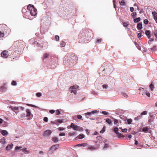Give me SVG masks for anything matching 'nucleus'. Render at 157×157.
Returning <instances> with one entry per match:
<instances>
[{
    "instance_id": "obj_25",
    "label": "nucleus",
    "mask_w": 157,
    "mask_h": 157,
    "mask_svg": "<svg viewBox=\"0 0 157 157\" xmlns=\"http://www.w3.org/2000/svg\"><path fill=\"white\" fill-rule=\"evenodd\" d=\"M119 3L121 5L123 6L125 5V3L124 0H120Z\"/></svg>"
},
{
    "instance_id": "obj_20",
    "label": "nucleus",
    "mask_w": 157,
    "mask_h": 157,
    "mask_svg": "<svg viewBox=\"0 0 157 157\" xmlns=\"http://www.w3.org/2000/svg\"><path fill=\"white\" fill-rule=\"evenodd\" d=\"M5 30H4V32L5 31L7 35H8L10 33V29L9 28H7L6 29H5Z\"/></svg>"
},
{
    "instance_id": "obj_26",
    "label": "nucleus",
    "mask_w": 157,
    "mask_h": 157,
    "mask_svg": "<svg viewBox=\"0 0 157 157\" xmlns=\"http://www.w3.org/2000/svg\"><path fill=\"white\" fill-rule=\"evenodd\" d=\"M140 17H139L138 18L134 19V21L135 23L138 22L140 21Z\"/></svg>"
},
{
    "instance_id": "obj_27",
    "label": "nucleus",
    "mask_w": 157,
    "mask_h": 157,
    "mask_svg": "<svg viewBox=\"0 0 157 157\" xmlns=\"http://www.w3.org/2000/svg\"><path fill=\"white\" fill-rule=\"evenodd\" d=\"M147 111H143V112H142L140 115L142 117V115H146L147 114Z\"/></svg>"
},
{
    "instance_id": "obj_59",
    "label": "nucleus",
    "mask_w": 157,
    "mask_h": 157,
    "mask_svg": "<svg viewBox=\"0 0 157 157\" xmlns=\"http://www.w3.org/2000/svg\"><path fill=\"white\" fill-rule=\"evenodd\" d=\"M57 121L58 122V123H63V120H60V119L58 120Z\"/></svg>"
},
{
    "instance_id": "obj_16",
    "label": "nucleus",
    "mask_w": 157,
    "mask_h": 157,
    "mask_svg": "<svg viewBox=\"0 0 157 157\" xmlns=\"http://www.w3.org/2000/svg\"><path fill=\"white\" fill-rule=\"evenodd\" d=\"M26 112L27 113V117H30L31 114V113L30 112V110L29 109H27L26 110Z\"/></svg>"
},
{
    "instance_id": "obj_4",
    "label": "nucleus",
    "mask_w": 157,
    "mask_h": 157,
    "mask_svg": "<svg viewBox=\"0 0 157 157\" xmlns=\"http://www.w3.org/2000/svg\"><path fill=\"white\" fill-rule=\"evenodd\" d=\"M118 128L117 127H115L114 128V131L116 133V135L117 136L119 137H124V136L121 134L120 133L118 132Z\"/></svg>"
},
{
    "instance_id": "obj_41",
    "label": "nucleus",
    "mask_w": 157,
    "mask_h": 157,
    "mask_svg": "<svg viewBox=\"0 0 157 157\" xmlns=\"http://www.w3.org/2000/svg\"><path fill=\"white\" fill-rule=\"evenodd\" d=\"M151 49L152 51H155L156 50V46H154L152 48H151Z\"/></svg>"
},
{
    "instance_id": "obj_35",
    "label": "nucleus",
    "mask_w": 157,
    "mask_h": 157,
    "mask_svg": "<svg viewBox=\"0 0 157 157\" xmlns=\"http://www.w3.org/2000/svg\"><path fill=\"white\" fill-rule=\"evenodd\" d=\"M78 145L80 146H83V147H86L88 145V144L87 143H83L82 144H78Z\"/></svg>"
},
{
    "instance_id": "obj_43",
    "label": "nucleus",
    "mask_w": 157,
    "mask_h": 157,
    "mask_svg": "<svg viewBox=\"0 0 157 157\" xmlns=\"http://www.w3.org/2000/svg\"><path fill=\"white\" fill-rule=\"evenodd\" d=\"M153 121V119H152V117H151L148 120V122L149 123H150L151 122H152Z\"/></svg>"
},
{
    "instance_id": "obj_1",
    "label": "nucleus",
    "mask_w": 157,
    "mask_h": 157,
    "mask_svg": "<svg viewBox=\"0 0 157 157\" xmlns=\"http://www.w3.org/2000/svg\"><path fill=\"white\" fill-rule=\"evenodd\" d=\"M113 71V67L111 66L104 64L100 68L99 74L100 75L107 76L111 73Z\"/></svg>"
},
{
    "instance_id": "obj_10",
    "label": "nucleus",
    "mask_w": 157,
    "mask_h": 157,
    "mask_svg": "<svg viewBox=\"0 0 157 157\" xmlns=\"http://www.w3.org/2000/svg\"><path fill=\"white\" fill-rule=\"evenodd\" d=\"M13 145L11 144H8L6 147V150H10L13 147Z\"/></svg>"
},
{
    "instance_id": "obj_51",
    "label": "nucleus",
    "mask_w": 157,
    "mask_h": 157,
    "mask_svg": "<svg viewBox=\"0 0 157 157\" xmlns=\"http://www.w3.org/2000/svg\"><path fill=\"white\" fill-rule=\"evenodd\" d=\"M44 121L46 122H47L48 121V117H45L44 118Z\"/></svg>"
},
{
    "instance_id": "obj_54",
    "label": "nucleus",
    "mask_w": 157,
    "mask_h": 157,
    "mask_svg": "<svg viewBox=\"0 0 157 157\" xmlns=\"http://www.w3.org/2000/svg\"><path fill=\"white\" fill-rule=\"evenodd\" d=\"M142 35L141 34V33H138L137 35V36L140 39V38L142 36Z\"/></svg>"
},
{
    "instance_id": "obj_28",
    "label": "nucleus",
    "mask_w": 157,
    "mask_h": 157,
    "mask_svg": "<svg viewBox=\"0 0 157 157\" xmlns=\"http://www.w3.org/2000/svg\"><path fill=\"white\" fill-rule=\"evenodd\" d=\"M149 86L151 90L152 91L153 90V88H154V84L153 82H152L151 83Z\"/></svg>"
},
{
    "instance_id": "obj_49",
    "label": "nucleus",
    "mask_w": 157,
    "mask_h": 157,
    "mask_svg": "<svg viewBox=\"0 0 157 157\" xmlns=\"http://www.w3.org/2000/svg\"><path fill=\"white\" fill-rule=\"evenodd\" d=\"M60 112L59 111V110L57 109L56 111V115H59L60 114Z\"/></svg>"
},
{
    "instance_id": "obj_61",
    "label": "nucleus",
    "mask_w": 157,
    "mask_h": 157,
    "mask_svg": "<svg viewBox=\"0 0 157 157\" xmlns=\"http://www.w3.org/2000/svg\"><path fill=\"white\" fill-rule=\"evenodd\" d=\"M74 134H75V133H74V132H73V133L70 132L69 133V135L70 136H73L74 135Z\"/></svg>"
},
{
    "instance_id": "obj_40",
    "label": "nucleus",
    "mask_w": 157,
    "mask_h": 157,
    "mask_svg": "<svg viewBox=\"0 0 157 157\" xmlns=\"http://www.w3.org/2000/svg\"><path fill=\"white\" fill-rule=\"evenodd\" d=\"M36 95L37 97H40L41 96L42 94L40 93H36Z\"/></svg>"
},
{
    "instance_id": "obj_5",
    "label": "nucleus",
    "mask_w": 157,
    "mask_h": 157,
    "mask_svg": "<svg viewBox=\"0 0 157 157\" xmlns=\"http://www.w3.org/2000/svg\"><path fill=\"white\" fill-rule=\"evenodd\" d=\"M59 148V145L58 144H56L52 146L50 149V151H51L52 153Z\"/></svg>"
},
{
    "instance_id": "obj_46",
    "label": "nucleus",
    "mask_w": 157,
    "mask_h": 157,
    "mask_svg": "<svg viewBox=\"0 0 157 157\" xmlns=\"http://www.w3.org/2000/svg\"><path fill=\"white\" fill-rule=\"evenodd\" d=\"M144 23L145 24H148V20L147 19H145L144 20Z\"/></svg>"
},
{
    "instance_id": "obj_37",
    "label": "nucleus",
    "mask_w": 157,
    "mask_h": 157,
    "mask_svg": "<svg viewBox=\"0 0 157 157\" xmlns=\"http://www.w3.org/2000/svg\"><path fill=\"white\" fill-rule=\"evenodd\" d=\"M17 84L16 81H13L11 82V85L13 86H16Z\"/></svg>"
},
{
    "instance_id": "obj_8",
    "label": "nucleus",
    "mask_w": 157,
    "mask_h": 157,
    "mask_svg": "<svg viewBox=\"0 0 157 157\" xmlns=\"http://www.w3.org/2000/svg\"><path fill=\"white\" fill-rule=\"evenodd\" d=\"M152 14L154 20L157 23V13L155 12H153Z\"/></svg>"
},
{
    "instance_id": "obj_15",
    "label": "nucleus",
    "mask_w": 157,
    "mask_h": 157,
    "mask_svg": "<svg viewBox=\"0 0 157 157\" xmlns=\"http://www.w3.org/2000/svg\"><path fill=\"white\" fill-rule=\"evenodd\" d=\"M6 139L5 137H3L1 139L0 143H1L3 144H4L6 143Z\"/></svg>"
},
{
    "instance_id": "obj_33",
    "label": "nucleus",
    "mask_w": 157,
    "mask_h": 157,
    "mask_svg": "<svg viewBox=\"0 0 157 157\" xmlns=\"http://www.w3.org/2000/svg\"><path fill=\"white\" fill-rule=\"evenodd\" d=\"M11 109L13 111H14V110H18L19 109V108L18 107L15 106L13 107H12L11 108Z\"/></svg>"
},
{
    "instance_id": "obj_2",
    "label": "nucleus",
    "mask_w": 157,
    "mask_h": 157,
    "mask_svg": "<svg viewBox=\"0 0 157 157\" xmlns=\"http://www.w3.org/2000/svg\"><path fill=\"white\" fill-rule=\"evenodd\" d=\"M27 9L32 16H35L37 14V10L33 5L29 4L27 7Z\"/></svg>"
},
{
    "instance_id": "obj_63",
    "label": "nucleus",
    "mask_w": 157,
    "mask_h": 157,
    "mask_svg": "<svg viewBox=\"0 0 157 157\" xmlns=\"http://www.w3.org/2000/svg\"><path fill=\"white\" fill-rule=\"evenodd\" d=\"M21 147H18V146H17L16 147L15 149V150H17L21 148Z\"/></svg>"
},
{
    "instance_id": "obj_6",
    "label": "nucleus",
    "mask_w": 157,
    "mask_h": 157,
    "mask_svg": "<svg viewBox=\"0 0 157 157\" xmlns=\"http://www.w3.org/2000/svg\"><path fill=\"white\" fill-rule=\"evenodd\" d=\"M71 128H73V129L75 130H80V129H79L80 127L76 125L74 123H72L71 125L70 126Z\"/></svg>"
},
{
    "instance_id": "obj_55",
    "label": "nucleus",
    "mask_w": 157,
    "mask_h": 157,
    "mask_svg": "<svg viewBox=\"0 0 157 157\" xmlns=\"http://www.w3.org/2000/svg\"><path fill=\"white\" fill-rule=\"evenodd\" d=\"M114 124H116L117 123H118V120H117L116 119H114Z\"/></svg>"
},
{
    "instance_id": "obj_23",
    "label": "nucleus",
    "mask_w": 157,
    "mask_h": 157,
    "mask_svg": "<svg viewBox=\"0 0 157 157\" xmlns=\"http://www.w3.org/2000/svg\"><path fill=\"white\" fill-rule=\"evenodd\" d=\"M33 44L34 45H36L37 47H40V44L37 42V41H35L33 43Z\"/></svg>"
},
{
    "instance_id": "obj_36",
    "label": "nucleus",
    "mask_w": 157,
    "mask_h": 157,
    "mask_svg": "<svg viewBox=\"0 0 157 157\" xmlns=\"http://www.w3.org/2000/svg\"><path fill=\"white\" fill-rule=\"evenodd\" d=\"M106 122L109 124H111L112 123L111 120L108 118L106 119Z\"/></svg>"
},
{
    "instance_id": "obj_7",
    "label": "nucleus",
    "mask_w": 157,
    "mask_h": 157,
    "mask_svg": "<svg viewBox=\"0 0 157 157\" xmlns=\"http://www.w3.org/2000/svg\"><path fill=\"white\" fill-rule=\"evenodd\" d=\"M1 56L3 58H7L9 56L8 52L6 51H3L2 52Z\"/></svg>"
},
{
    "instance_id": "obj_11",
    "label": "nucleus",
    "mask_w": 157,
    "mask_h": 157,
    "mask_svg": "<svg viewBox=\"0 0 157 157\" xmlns=\"http://www.w3.org/2000/svg\"><path fill=\"white\" fill-rule=\"evenodd\" d=\"M0 132L3 136L7 135L8 134V132L5 130H2Z\"/></svg>"
},
{
    "instance_id": "obj_30",
    "label": "nucleus",
    "mask_w": 157,
    "mask_h": 157,
    "mask_svg": "<svg viewBox=\"0 0 157 157\" xmlns=\"http://www.w3.org/2000/svg\"><path fill=\"white\" fill-rule=\"evenodd\" d=\"M48 56H49V55L47 53H45L44 55V56L43 57V59H46V58H48Z\"/></svg>"
},
{
    "instance_id": "obj_60",
    "label": "nucleus",
    "mask_w": 157,
    "mask_h": 157,
    "mask_svg": "<svg viewBox=\"0 0 157 157\" xmlns=\"http://www.w3.org/2000/svg\"><path fill=\"white\" fill-rule=\"evenodd\" d=\"M55 112V111L54 110H50L49 111V112L51 114H53Z\"/></svg>"
},
{
    "instance_id": "obj_34",
    "label": "nucleus",
    "mask_w": 157,
    "mask_h": 157,
    "mask_svg": "<svg viewBox=\"0 0 157 157\" xmlns=\"http://www.w3.org/2000/svg\"><path fill=\"white\" fill-rule=\"evenodd\" d=\"M66 44V43L64 41H62L60 43V45L61 47H64Z\"/></svg>"
},
{
    "instance_id": "obj_58",
    "label": "nucleus",
    "mask_w": 157,
    "mask_h": 157,
    "mask_svg": "<svg viewBox=\"0 0 157 157\" xmlns=\"http://www.w3.org/2000/svg\"><path fill=\"white\" fill-rule=\"evenodd\" d=\"M154 35L157 38V30H155L154 31Z\"/></svg>"
},
{
    "instance_id": "obj_56",
    "label": "nucleus",
    "mask_w": 157,
    "mask_h": 157,
    "mask_svg": "<svg viewBox=\"0 0 157 157\" xmlns=\"http://www.w3.org/2000/svg\"><path fill=\"white\" fill-rule=\"evenodd\" d=\"M136 12H134L133 13H132L131 15L132 16H136Z\"/></svg>"
},
{
    "instance_id": "obj_57",
    "label": "nucleus",
    "mask_w": 157,
    "mask_h": 157,
    "mask_svg": "<svg viewBox=\"0 0 157 157\" xmlns=\"http://www.w3.org/2000/svg\"><path fill=\"white\" fill-rule=\"evenodd\" d=\"M65 135V134L64 132L60 133L59 134L60 136H64Z\"/></svg>"
},
{
    "instance_id": "obj_42",
    "label": "nucleus",
    "mask_w": 157,
    "mask_h": 157,
    "mask_svg": "<svg viewBox=\"0 0 157 157\" xmlns=\"http://www.w3.org/2000/svg\"><path fill=\"white\" fill-rule=\"evenodd\" d=\"M26 105H27L28 106H31L33 107H36L34 105H32V104H27Z\"/></svg>"
},
{
    "instance_id": "obj_53",
    "label": "nucleus",
    "mask_w": 157,
    "mask_h": 157,
    "mask_svg": "<svg viewBox=\"0 0 157 157\" xmlns=\"http://www.w3.org/2000/svg\"><path fill=\"white\" fill-rule=\"evenodd\" d=\"M58 129L59 130L61 131L64 130V128L62 127H59L58 128Z\"/></svg>"
},
{
    "instance_id": "obj_29",
    "label": "nucleus",
    "mask_w": 157,
    "mask_h": 157,
    "mask_svg": "<svg viewBox=\"0 0 157 157\" xmlns=\"http://www.w3.org/2000/svg\"><path fill=\"white\" fill-rule=\"evenodd\" d=\"M141 117L140 116V115H139L137 117H135V118L134 120L136 121H138L140 119Z\"/></svg>"
},
{
    "instance_id": "obj_39",
    "label": "nucleus",
    "mask_w": 157,
    "mask_h": 157,
    "mask_svg": "<svg viewBox=\"0 0 157 157\" xmlns=\"http://www.w3.org/2000/svg\"><path fill=\"white\" fill-rule=\"evenodd\" d=\"M132 122V120L131 119H129L127 120L128 124H130Z\"/></svg>"
},
{
    "instance_id": "obj_19",
    "label": "nucleus",
    "mask_w": 157,
    "mask_h": 157,
    "mask_svg": "<svg viewBox=\"0 0 157 157\" xmlns=\"http://www.w3.org/2000/svg\"><path fill=\"white\" fill-rule=\"evenodd\" d=\"M149 130V128L147 127H144L143 128L142 131L144 132H147Z\"/></svg>"
},
{
    "instance_id": "obj_13",
    "label": "nucleus",
    "mask_w": 157,
    "mask_h": 157,
    "mask_svg": "<svg viewBox=\"0 0 157 157\" xmlns=\"http://www.w3.org/2000/svg\"><path fill=\"white\" fill-rule=\"evenodd\" d=\"M150 31L148 30H146L145 32V34L146 35H147L148 36V38H150L151 36L150 35Z\"/></svg>"
},
{
    "instance_id": "obj_31",
    "label": "nucleus",
    "mask_w": 157,
    "mask_h": 157,
    "mask_svg": "<svg viewBox=\"0 0 157 157\" xmlns=\"http://www.w3.org/2000/svg\"><path fill=\"white\" fill-rule=\"evenodd\" d=\"M78 137L79 139H82L84 137V136L83 134H81L78 136Z\"/></svg>"
},
{
    "instance_id": "obj_14",
    "label": "nucleus",
    "mask_w": 157,
    "mask_h": 157,
    "mask_svg": "<svg viewBox=\"0 0 157 157\" xmlns=\"http://www.w3.org/2000/svg\"><path fill=\"white\" fill-rule=\"evenodd\" d=\"M137 28L139 30H140L142 28V24L140 23H139L137 25Z\"/></svg>"
},
{
    "instance_id": "obj_3",
    "label": "nucleus",
    "mask_w": 157,
    "mask_h": 157,
    "mask_svg": "<svg viewBox=\"0 0 157 157\" xmlns=\"http://www.w3.org/2000/svg\"><path fill=\"white\" fill-rule=\"evenodd\" d=\"M78 88V86L77 85H75L73 86H71L69 89V90L71 93H73L76 94L77 93L76 90Z\"/></svg>"
},
{
    "instance_id": "obj_22",
    "label": "nucleus",
    "mask_w": 157,
    "mask_h": 157,
    "mask_svg": "<svg viewBox=\"0 0 157 157\" xmlns=\"http://www.w3.org/2000/svg\"><path fill=\"white\" fill-rule=\"evenodd\" d=\"M96 111H93L92 112H87V113H85V114L86 115L90 116L91 114V113L93 114L94 113H96Z\"/></svg>"
},
{
    "instance_id": "obj_18",
    "label": "nucleus",
    "mask_w": 157,
    "mask_h": 157,
    "mask_svg": "<svg viewBox=\"0 0 157 157\" xmlns=\"http://www.w3.org/2000/svg\"><path fill=\"white\" fill-rule=\"evenodd\" d=\"M52 141L55 143L57 142L59 140V139L56 137H54L52 139Z\"/></svg>"
},
{
    "instance_id": "obj_38",
    "label": "nucleus",
    "mask_w": 157,
    "mask_h": 157,
    "mask_svg": "<svg viewBox=\"0 0 157 157\" xmlns=\"http://www.w3.org/2000/svg\"><path fill=\"white\" fill-rule=\"evenodd\" d=\"M122 95L124 97H125V98H127L128 97V95L126 93H122Z\"/></svg>"
},
{
    "instance_id": "obj_62",
    "label": "nucleus",
    "mask_w": 157,
    "mask_h": 157,
    "mask_svg": "<svg viewBox=\"0 0 157 157\" xmlns=\"http://www.w3.org/2000/svg\"><path fill=\"white\" fill-rule=\"evenodd\" d=\"M109 147V145L107 144H105L104 146V148H107Z\"/></svg>"
},
{
    "instance_id": "obj_48",
    "label": "nucleus",
    "mask_w": 157,
    "mask_h": 157,
    "mask_svg": "<svg viewBox=\"0 0 157 157\" xmlns=\"http://www.w3.org/2000/svg\"><path fill=\"white\" fill-rule=\"evenodd\" d=\"M127 130H128L127 129H126V128H124V129H121V131H122V132H127Z\"/></svg>"
},
{
    "instance_id": "obj_45",
    "label": "nucleus",
    "mask_w": 157,
    "mask_h": 157,
    "mask_svg": "<svg viewBox=\"0 0 157 157\" xmlns=\"http://www.w3.org/2000/svg\"><path fill=\"white\" fill-rule=\"evenodd\" d=\"M77 117L78 119L83 120L82 117V116L78 115H77Z\"/></svg>"
},
{
    "instance_id": "obj_50",
    "label": "nucleus",
    "mask_w": 157,
    "mask_h": 157,
    "mask_svg": "<svg viewBox=\"0 0 157 157\" xmlns=\"http://www.w3.org/2000/svg\"><path fill=\"white\" fill-rule=\"evenodd\" d=\"M103 88V89H106L107 87H108V86L107 85H106V84L103 85H102Z\"/></svg>"
},
{
    "instance_id": "obj_12",
    "label": "nucleus",
    "mask_w": 157,
    "mask_h": 157,
    "mask_svg": "<svg viewBox=\"0 0 157 157\" xmlns=\"http://www.w3.org/2000/svg\"><path fill=\"white\" fill-rule=\"evenodd\" d=\"M6 84H4L3 86H1L0 87V91H3L4 90H5L6 89Z\"/></svg>"
},
{
    "instance_id": "obj_9",
    "label": "nucleus",
    "mask_w": 157,
    "mask_h": 157,
    "mask_svg": "<svg viewBox=\"0 0 157 157\" xmlns=\"http://www.w3.org/2000/svg\"><path fill=\"white\" fill-rule=\"evenodd\" d=\"M52 132V131L50 130H47L45 131L44 132V135H50Z\"/></svg>"
},
{
    "instance_id": "obj_32",
    "label": "nucleus",
    "mask_w": 157,
    "mask_h": 157,
    "mask_svg": "<svg viewBox=\"0 0 157 157\" xmlns=\"http://www.w3.org/2000/svg\"><path fill=\"white\" fill-rule=\"evenodd\" d=\"M95 147L94 146H88V149L90 150H92V149H95Z\"/></svg>"
},
{
    "instance_id": "obj_44",
    "label": "nucleus",
    "mask_w": 157,
    "mask_h": 157,
    "mask_svg": "<svg viewBox=\"0 0 157 157\" xmlns=\"http://www.w3.org/2000/svg\"><path fill=\"white\" fill-rule=\"evenodd\" d=\"M4 33H2L0 31V37H4Z\"/></svg>"
},
{
    "instance_id": "obj_52",
    "label": "nucleus",
    "mask_w": 157,
    "mask_h": 157,
    "mask_svg": "<svg viewBox=\"0 0 157 157\" xmlns=\"http://www.w3.org/2000/svg\"><path fill=\"white\" fill-rule=\"evenodd\" d=\"M102 113L104 114V115H108L109 114L108 112H106L105 111H103L102 112Z\"/></svg>"
},
{
    "instance_id": "obj_24",
    "label": "nucleus",
    "mask_w": 157,
    "mask_h": 157,
    "mask_svg": "<svg viewBox=\"0 0 157 157\" xmlns=\"http://www.w3.org/2000/svg\"><path fill=\"white\" fill-rule=\"evenodd\" d=\"M102 41V40L101 38H98L97 39L96 43L99 44Z\"/></svg>"
},
{
    "instance_id": "obj_17",
    "label": "nucleus",
    "mask_w": 157,
    "mask_h": 157,
    "mask_svg": "<svg viewBox=\"0 0 157 157\" xmlns=\"http://www.w3.org/2000/svg\"><path fill=\"white\" fill-rule=\"evenodd\" d=\"M123 25L124 27H127L129 25L130 23L128 22H123Z\"/></svg>"
},
{
    "instance_id": "obj_21",
    "label": "nucleus",
    "mask_w": 157,
    "mask_h": 157,
    "mask_svg": "<svg viewBox=\"0 0 157 157\" xmlns=\"http://www.w3.org/2000/svg\"><path fill=\"white\" fill-rule=\"evenodd\" d=\"M134 43V44L136 45L137 48H138V49H139V50H140L141 49V48L140 46L136 42H135Z\"/></svg>"
},
{
    "instance_id": "obj_47",
    "label": "nucleus",
    "mask_w": 157,
    "mask_h": 157,
    "mask_svg": "<svg viewBox=\"0 0 157 157\" xmlns=\"http://www.w3.org/2000/svg\"><path fill=\"white\" fill-rule=\"evenodd\" d=\"M56 40L57 41H58L59 40V37L58 35H56L55 36Z\"/></svg>"
},
{
    "instance_id": "obj_64",
    "label": "nucleus",
    "mask_w": 157,
    "mask_h": 157,
    "mask_svg": "<svg viewBox=\"0 0 157 157\" xmlns=\"http://www.w3.org/2000/svg\"><path fill=\"white\" fill-rule=\"evenodd\" d=\"M142 146H143L142 145L140 144H139L137 146V147H138L139 149H141L142 147Z\"/></svg>"
}]
</instances>
